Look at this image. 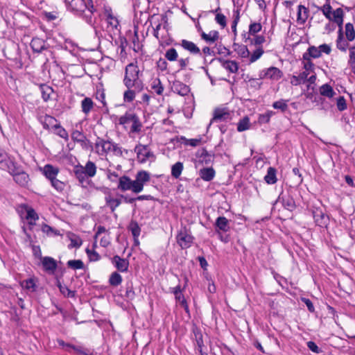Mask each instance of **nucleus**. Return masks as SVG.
Masks as SVG:
<instances>
[{
	"label": "nucleus",
	"instance_id": "37998d69",
	"mask_svg": "<svg viewBox=\"0 0 355 355\" xmlns=\"http://www.w3.org/2000/svg\"><path fill=\"white\" fill-rule=\"evenodd\" d=\"M122 277L117 272L111 274L109 278V284L112 286H118L122 282Z\"/></svg>",
	"mask_w": 355,
	"mask_h": 355
},
{
	"label": "nucleus",
	"instance_id": "4468645a",
	"mask_svg": "<svg viewBox=\"0 0 355 355\" xmlns=\"http://www.w3.org/2000/svg\"><path fill=\"white\" fill-rule=\"evenodd\" d=\"M281 202L283 207L290 211H293L296 208V204L293 198L288 193H284L283 191L279 194L275 204Z\"/></svg>",
	"mask_w": 355,
	"mask_h": 355
},
{
	"label": "nucleus",
	"instance_id": "c9c22d12",
	"mask_svg": "<svg viewBox=\"0 0 355 355\" xmlns=\"http://www.w3.org/2000/svg\"><path fill=\"white\" fill-rule=\"evenodd\" d=\"M31 46L34 52L40 53L44 49V41L40 38H33L31 42Z\"/></svg>",
	"mask_w": 355,
	"mask_h": 355
},
{
	"label": "nucleus",
	"instance_id": "09e8293b",
	"mask_svg": "<svg viewBox=\"0 0 355 355\" xmlns=\"http://www.w3.org/2000/svg\"><path fill=\"white\" fill-rule=\"evenodd\" d=\"M250 128V119L248 116L243 117L237 124V130L243 132Z\"/></svg>",
	"mask_w": 355,
	"mask_h": 355
},
{
	"label": "nucleus",
	"instance_id": "cd10ccee",
	"mask_svg": "<svg viewBox=\"0 0 355 355\" xmlns=\"http://www.w3.org/2000/svg\"><path fill=\"white\" fill-rule=\"evenodd\" d=\"M105 200L106 205L110 207L112 212H114L116 207H118L121 203V201L120 199L118 198H113L110 194L107 195L105 197Z\"/></svg>",
	"mask_w": 355,
	"mask_h": 355
},
{
	"label": "nucleus",
	"instance_id": "a19ab883",
	"mask_svg": "<svg viewBox=\"0 0 355 355\" xmlns=\"http://www.w3.org/2000/svg\"><path fill=\"white\" fill-rule=\"evenodd\" d=\"M183 164L180 162H176L175 164L172 166L171 168V175L178 179L181 175V173L183 170Z\"/></svg>",
	"mask_w": 355,
	"mask_h": 355
},
{
	"label": "nucleus",
	"instance_id": "f704fd0d",
	"mask_svg": "<svg viewBox=\"0 0 355 355\" xmlns=\"http://www.w3.org/2000/svg\"><path fill=\"white\" fill-rule=\"evenodd\" d=\"M320 10H321L323 15L329 20L334 21V13L336 11V9L331 12V6L329 3H326L323 6L318 8Z\"/></svg>",
	"mask_w": 355,
	"mask_h": 355
},
{
	"label": "nucleus",
	"instance_id": "49530a36",
	"mask_svg": "<svg viewBox=\"0 0 355 355\" xmlns=\"http://www.w3.org/2000/svg\"><path fill=\"white\" fill-rule=\"evenodd\" d=\"M67 266L73 270L84 269L85 268V264L80 259L69 260L67 261Z\"/></svg>",
	"mask_w": 355,
	"mask_h": 355
},
{
	"label": "nucleus",
	"instance_id": "e2e57ef3",
	"mask_svg": "<svg viewBox=\"0 0 355 355\" xmlns=\"http://www.w3.org/2000/svg\"><path fill=\"white\" fill-rule=\"evenodd\" d=\"M178 57V54L174 48L168 49L165 53V58L169 61H175Z\"/></svg>",
	"mask_w": 355,
	"mask_h": 355
},
{
	"label": "nucleus",
	"instance_id": "a878e982",
	"mask_svg": "<svg viewBox=\"0 0 355 355\" xmlns=\"http://www.w3.org/2000/svg\"><path fill=\"white\" fill-rule=\"evenodd\" d=\"M180 46L192 54H200V49L192 42L182 40Z\"/></svg>",
	"mask_w": 355,
	"mask_h": 355
},
{
	"label": "nucleus",
	"instance_id": "7ed1b4c3",
	"mask_svg": "<svg viewBox=\"0 0 355 355\" xmlns=\"http://www.w3.org/2000/svg\"><path fill=\"white\" fill-rule=\"evenodd\" d=\"M96 152L99 155H106L108 153H112L115 156L122 157L123 153L128 154V150H122L117 144L112 141L104 140L100 137H97L95 143Z\"/></svg>",
	"mask_w": 355,
	"mask_h": 355
},
{
	"label": "nucleus",
	"instance_id": "423d86ee",
	"mask_svg": "<svg viewBox=\"0 0 355 355\" xmlns=\"http://www.w3.org/2000/svg\"><path fill=\"white\" fill-rule=\"evenodd\" d=\"M334 22L337 24L338 30V37L336 41L337 48L341 51H345L348 46L347 42L343 38V15L344 12L342 8H338L334 13Z\"/></svg>",
	"mask_w": 355,
	"mask_h": 355
},
{
	"label": "nucleus",
	"instance_id": "dca6fc26",
	"mask_svg": "<svg viewBox=\"0 0 355 355\" xmlns=\"http://www.w3.org/2000/svg\"><path fill=\"white\" fill-rule=\"evenodd\" d=\"M134 180L127 175L119 178L117 189L121 191H132L135 193Z\"/></svg>",
	"mask_w": 355,
	"mask_h": 355
},
{
	"label": "nucleus",
	"instance_id": "1a4fd4ad",
	"mask_svg": "<svg viewBox=\"0 0 355 355\" xmlns=\"http://www.w3.org/2000/svg\"><path fill=\"white\" fill-rule=\"evenodd\" d=\"M232 112L227 107H216L213 112V117L209 123L207 128L211 124L219 122L229 121L232 120Z\"/></svg>",
	"mask_w": 355,
	"mask_h": 355
},
{
	"label": "nucleus",
	"instance_id": "603ef678",
	"mask_svg": "<svg viewBox=\"0 0 355 355\" xmlns=\"http://www.w3.org/2000/svg\"><path fill=\"white\" fill-rule=\"evenodd\" d=\"M288 100L280 99L279 101H275L272 103L274 109L280 110L282 112H285L288 110L287 102Z\"/></svg>",
	"mask_w": 355,
	"mask_h": 355
},
{
	"label": "nucleus",
	"instance_id": "39448f33",
	"mask_svg": "<svg viewBox=\"0 0 355 355\" xmlns=\"http://www.w3.org/2000/svg\"><path fill=\"white\" fill-rule=\"evenodd\" d=\"M60 168L51 164H46V179H47L52 187L57 191L62 192L65 187L64 183L58 178L60 173Z\"/></svg>",
	"mask_w": 355,
	"mask_h": 355
},
{
	"label": "nucleus",
	"instance_id": "e433bc0d",
	"mask_svg": "<svg viewBox=\"0 0 355 355\" xmlns=\"http://www.w3.org/2000/svg\"><path fill=\"white\" fill-rule=\"evenodd\" d=\"M94 107V103L90 98L86 97L81 102V108L84 114H88Z\"/></svg>",
	"mask_w": 355,
	"mask_h": 355
},
{
	"label": "nucleus",
	"instance_id": "f03ea898",
	"mask_svg": "<svg viewBox=\"0 0 355 355\" xmlns=\"http://www.w3.org/2000/svg\"><path fill=\"white\" fill-rule=\"evenodd\" d=\"M64 3L71 12L79 15H83L86 22L93 25L94 8L92 0H64Z\"/></svg>",
	"mask_w": 355,
	"mask_h": 355
},
{
	"label": "nucleus",
	"instance_id": "412c9836",
	"mask_svg": "<svg viewBox=\"0 0 355 355\" xmlns=\"http://www.w3.org/2000/svg\"><path fill=\"white\" fill-rule=\"evenodd\" d=\"M196 155L201 164L208 165L213 162V156L205 148L198 150Z\"/></svg>",
	"mask_w": 355,
	"mask_h": 355
},
{
	"label": "nucleus",
	"instance_id": "58836bf2",
	"mask_svg": "<svg viewBox=\"0 0 355 355\" xmlns=\"http://www.w3.org/2000/svg\"><path fill=\"white\" fill-rule=\"evenodd\" d=\"M201 37L206 42L214 43L218 39L219 35L217 31H210L208 34L202 32Z\"/></svg>",
	"mask_w": 355,
	"mask_h": 355
},
{
	"label": "nucleus",
	"instance_id": "a18cd8bd",
	"mask_svg": "<svg viewBox=\"0 0 355 355\" xmlns=\"http://www.w3.org/2000/svg\"><path fill=\"white\" fill-rule=\"evenodd\" d=\"M60 124V122L54 117L46 114V129L53 130Z\"/></svg>",
	"mask_w": 355,
	"mask_h": 355
},
{
	"label": "nucleus",
	"instance_id": "9b49d317",
	"mask_svg": "<svg viewBox=\"0 0 355 355\" xmlns=\"http://www.w3.org/2000/svg\"><path fill=\"white\" fill-rule=\"evenodd\" d=\"M8 173L13 177L15 182L21 187L27 185L29 181L28 175L24 172L17 164L11 168Z\"/></svg>",
	"mask_w": 355,
	"mask_h": 355
},
{
	"label": "nucleus",
	"instance_id": "2f4dec72",
	"mask_svg": "<svg viewBox=\"0 0 355 355\" xmlns=\"http://www.w3.org/2000/svg\"><path fill=\"white\" fill-rule=\"evenodd\" d=\"M177 141L183 143L185 146H191L193 147H196L198 146L202 140L201 137H199L198 139H187L184 136L178 137L176 139Z\"/></svg>",
	"mask_w": 355,
	"mask_h": 355
},
{
	"label": "nucleus",
	"instance_id": "4c0bfd02",
	"mask_svg": "<svg viewBox=\"0 0 355 355\" xmlns=\"http://www.w3.org/2000/svg\"><path fill=\"white\" fill-rule=\"evenodd\" d=\"M141 91V90H137V89L133 87H130V89H128L123 94V101L126 103L132 102L135 98V94Z\"/></svg>",
	"mask_w": 355,
	"mask_h": 355
},
{
	"label": "nucleus",
	"instance_id": "6ab92c4d",
	"mask_svg": "<svg viewBox=\"0 0 355 355\" xmlns=\"http://www.w3.org/2000/svg\"><path fill=\"white\" fill-rule=\"evenodd\" d=\"M305 70L299 75H293L291 78V83L293 85L297 86L306 83L307 76L311 73V68H304Z\"/></svg>",
	"mask_w": 355,
	"mask_h": 355
},
{
	"label": "nucleus",
	"instance_id": "f3484780",
	"mask_svg": "<svg viewBox=\"0 0 355 355\" xmlns=\"http://www.w3.org/2000/svg\"><path fill=\"white\" fill-rule=\"evenodd\" d=\"M16 163L3 150L0 149V168L3 170L10 171Z\"/></svg>",
	"mask_w": 355,
	"mask_h": 355
},
{
	"label": "nucleus",
	"instance_id": "c85d7f7f",
	"mask_svg": "<svg viewBox=\"0 0 355 355\" xmlns=\"http://www.w3.org/2000/svg\"><path fill=\"white\" fill-rule=\"evenodd\" d=\"M277 170L273 167H269L267 171V174L264 177V180L268 184H274L277 182V178L276 176Z\"/></svg>",
	"mask_w": 355,
	"mask_h": 355
},
{
	"label": "nucleus",
	"instance_id": "c03bdc74",
	"mask_svg": "<svg viewBox=\"0 0 355 355\" xmlns=\"http://www.w3.org/2000/svg\"><path fill=\"white\" fill-rule=\"evenodd\" d=\"M128 229L131 232L135 239H137L140 235L141 228L137 221L132 220L129 225Z\"/></svg>",
	"mask_w": 355,
	"mask_h": 355
},
{
	"label": "nucleus",
	"instance_id": "aec40b11",
	"mask_svg": "<svg viewBox=\"0 0 355 355\" xmlns=\"http://www.w3.org/2000/svg\"><path fill=\"white\" fill-rule=\"evenodd\" d=\"M227 72L230 73H236L235 76L232 77L234 81H238L239 79L242 78L244 81H250L251 80H254V78H250L248 75L245 76L243 73V68H225Z\"/></svg>",
	"mask_w": 355,
	"mask_h": 355
},
{
	"label": "nucleus",
	"instance_id": "13d9d810",
	"mask_svg": "<svg viewBox=\"0 0 355 355\" xmlns=\"http://www.w3.org/2000/svg\"><path fill=\"white\" fill-rule=\"evenodd\" d=\"M275 114L272 111H267L266 113L260 114L258 118L259 123H269L271 116Z\"/></svg>",
	"mask_w": 355,
	"mask_h": 355
},
{
	"label": "nucleus",
	"instance_id": "bb28decb",
	"mask_svg": "<svg viewBox=\"0 0 355 355\" xmlns=\"http://www.w3.org/2000/svg\"><path fill=\"white\" fill-rule=\"evenodd\" d=\"M216 172L211 167L203 168L199 171V175L200 178L207 182H209L215 177Z\"/></svg>",
	"mask_w": 355,
	"mask_h": 355
},
{
	"label": "nucleus",
	"instance_id": "473e14b6",
	"mask_svg": "<svg viewBox=\"0 0 355 355\" xmlns=\"http://www.w3.org/2000/svg\"><path fill=\"white\" fill-rule=\"evenodd\" d=\"M282 72L279 70V68H268L267 71L264 73V76L272 80H277L282 77Z\"/></svg>",
	"mask_w": 355,
	"mask_h": 355
},
{
	"label": "nucleus",
	"instance_id": "6e6d98bb",
	"mask_svg": "<svg viewBox=\"0 0 355 355\" xmlns=\"http://www.w3.org/2000/svg\"><path fill=\"white\" fill-rule=\"evenodd\" d=\"M54 134L58 135L66 141L69 139V135L67 130L60 125V123L55 128L51 130Z\"/></svg>",
	"mask_w": 355,
	"mask_h": 355
},
{
	"label": "nucleus",
	"instance_id": "f8f14e48",
	"mask_svg": "<svg viewBox=\"0 0 355 355\" xmlns=\"http://www.w3.org/2000/svg\"><path fill=\"white\" fill-rule=\"evenodd\" d=\"M150 173L146 171H139L137 172L134 180L135 193H139L144 189L145 183L150 181Z\"/></svg>",
	"mask_w": 355,
	"mask_h": 355
},
{
	"label": "nucleus",
	"instance_id": "5fc2aeb1",
	"mask_svg": "<svg viewBox=\"0 0 355 355\" xmlns=\"http://www.w3.org/2000/svg\"><path fill=\"white\" fill-rule=\"evenodd\" d=\"M71 243L69 245V248H79L83 243L82 239L80 238V236L71 234V236L69 237Z\"/></svg>",
	"mask_w": 355,
	"mask_h": 355
},
{
	"label": "nucleus",
	"instance_id": "4d7b16f0",
	"mask_svg": "<svg viewBox=\"0 0 355 355\" xmlns=\"http://www.w3.org/2000/svg\"><path fill=\"white\" fill-rule=\"evenodd\" d=\"M315 80H316V75L311 69V73L309 76H307L306 83L307 84L306 88H307L308 91L310 89H313V88H315Z\"/></svg>",
	"mask_w": 355,
	"mask_h": 355
},
{
	"label": "nucleus",
	"instance_id": "ea45409f",
	"mask_svg": "<svg viewBox=\"0 0 355 355\" xmlns=\"http://www.w3.org/2000/svg\"><path fill=\"white\" fill-rule=\"evenodd\" d=\"M320 95L328 98H332L336 94L333 88L328 84H324L320 87Z\"/></svg>",
	"mask_w": 355,
	"mask_h": 355
},
{
	"label": "nucleus",
	"instance_id": "7c9ffc66",
	"mask_svg": "<svg viewBox=\"0 0 355 355\" xmlns=\"http://www.w3.org/2000/svg\"><path fill=\"white\" fill-rule=\"evenodd\" d=\"M37 279L35 277H31L21 282V285L23 288L31 291H35L37 288Z\"/></svg>",
	"mask_w": 355,
	"mask_h": 355
},
{
	"label": "nucleus",
	"instance_id": "b1692460",
	"mask_svg": "<svg viewBox=\"0 0 355 355\" xmlns=\"http://www.w3.org/2000/svg\"><path fill=\"white\" fill-rule=\"evenodd\" d=\"M106 21L107 23V28L111 30H118L119 26V21L118 18L112 13L111 10H106Z\"/></svg>",
	"mask_w": 355,
	"mask_h": 355
},
{
	"label": "nucleus",
	"instance_id": "a211bd4d",
	"mask_svg": "<svg viewBox=\"0 0 355 355\" xmlns=\"http://www.w3.org/2000/svg\"><path fill=\"white\" fill-rule=\"evenodd\" d=\"M112 263L121 272H127L129 267V261L121 258L119 255H114L112 259Z\"/></svg>",
	"mask_w": 355,
	"mask_h": 355
},
{
	"label": "nucleus",
	"instance_id": "f257e3e1",
	"mask_svg": "<svg viewBox=\"0 0 355 355\" xmlns=\"http://www.w3.org/2000/svg\"><path fill=\"white\" fill-rule=\"evenodd\" d=\"M97 167L94 162L89 160L86 162L85 166L78 164L74 166L73 172L75 178L79 183V186L84 189L92 188L94 186L90 178L95 176Z\"/></svg>",
	"mask_w": 355,
	"mask_h": 355
},
{
	"label": "nucleus",
	"instance_id": "052dcab7",
	"mask_svg": "<svg viewBox=\"0 0 355 355\" xmlns=\"http://www.w3.org/2000/svg\"><path fill=\"white\" fill-rule=\"evenodd\" d=\"M126 291L125 297L128 300H132L135 298V293L133 290V286L132 283L126 284Z\"/></svg>",
	"mask_w": 355,
	"mask_h": 355
},
{
	"label": "nucleus",
	"instance_id": "338daca9",
	"mask_svg": "<svg viewBox=\"0 0 355 355\" xmlns=\"http://www.w3.org/2000/svg\"><path fill=\"white\" fill-rule=\"evenodd\" d=\"M215 21L222 28H224L227 26L226 17L222 13H217L216 15Z\"/></svg>",
	"mask_w": 355,
	"mask_h": 355
},
{
	"label": "nucleus",
	"instance_id": "5701e85b",
	"mask_svg": "<svg viewBox=\"0 0 355 355\" xmlns=\"http://www.w3.org/2000/svg\"><path fill=\"white\" fill-rule=\"evenodd\" d=\"M230 230V221L225 216H219L215 222V230L218 232L223 231L227 232Z\"/></svg>",
	"mask_w": 355,
	"mask_h": 355
},
{
	"label": "nucleus",
	"instance_id": "864d4df0",
	"mask_svg": "<svg viewBox=\"0 0 355 355\" xmlns=\"http://www.w3.org/2000/svg\"><path fill=\"white\" fill-rule=\"evenodd\" d=\"M345 35L349 41H352L355 38V31L352 24L347 23L345 24Z\"/></svg>",
	"mask_w": 355,
	"mask_h": 355
},
{
	"label": "nucleus",
	"instance_id": "4be33fe9",
	"mask_svg": "<svg viewBox=\"0 0 355 355\" xmlns=\"http://www.w3.org/2000/svg\"><path fill=\"white\" fill-rule=\"evenodd\" d=\"M171 89L174 93L182 96L187 95L190 92L189 86L180 81L173 82Z\"/></svg>",
	"mask_w": 355,
	"mask_h": 355
},
{
	"label": "nucleus",
	"instance_id": "0e129e2a",
	"mask_svg": "<svg viewBox=\"0 0 355 355\" xmlns=\"http://www.w3.org/2000/svg\"><path fill=\"white\" fill-rule=\"evenodd\" d=\"M262 26L260 23L254 22L249 26V34L254 35L261 31Z\"/></svg>",
	"mask_w": 355,
	"mask_h": 355
},
{
	"label": "nucleus",
	"instance_id": "3c124183",
	"mask_svg": "<svg viewBox=\"0 0 355 355\" xmlns=\"http://www.w3.org/2000/svg\"><path fill=\"white\" fill-rule=\"evenodd\" d=\"M305 96L311 102L319 103L321 100L320 96L315 91V88L309 91L307 90V92L305 93Z\"/></svg>",
	"mask_w": 355,
	"mask_h": 355
},
{
	"label": "nucleus",
	"instance_id": "69168bd1",
	"mask_svg": "<svg viewBox=\"0 0 355 355\" xmlns=\"http://www.w3.org/2000/svg\"><path fill=\"white\" fill-rule=\"evenodd\" d=\"M60 15L58 10L52 11H46V20L48 21H52L59 19Z\"/></svg>",
	"mask_w": 355,
	"mask_h": 355
},
{
	"label": "nucleus",
	"instance_id": "0eeeda50",
	"mask_svg": "<svg viewBox=\"0 0 355 355\" xmlns=\"http://www.w3.org/2000/svg\"><path fill=\"white\" fill-rule=\"evenodd\" d=\"M132 123L130 132L132 133H138L141 131L142 124L139 116L132 112H126L124 115L119 118V124L125 125Z\"/></svg>",
	"mask_w": 355,
	"mask_h": 355
},
{
	"label": "nucleus",
	"instance_id": "393cba45",
	"mask_svg": "<svg viewBox=\"0 0 355 355\" xmlns=\"http://www.w3.org/2000/svg\"><path fill=\"white\" fill-rule=\"evenodd\" d=\"M309 10L304 6H298L297 21L300 24H304L309 17Z\"/></svg>",
	"mask_w": 355,
	"mask_h": 355
},
{
	"label": "nucleus",
	"instance_id": "9d476101",
	"mask_svg": "<svg viewBox=\"0 0 355 355\" xmlns=\"http://www.w3.org/2000/svg\"><path fill=\"white\" fill-rule=\"evenodd\" d=\"M177 243L182 249H187L191 246L194 237L191 234L186 227L181 228L177 236Z\"/></svg>",
	"mask_w": 355,
	"mask_h": 355
},
{
	"label": "nucleus",
	"instance_id": "6e6552de",
	"mask_svg": "<svg viewBox=\"0 0 355 355\" xmlns=\"http://www.w3.org/2000/svg\"><path fill=\"white\" fill-rule=\"evenodd\" d=\"M19 215L22 220H27L30 230L35 225L36 220L39 219V216L35 209L27 205H21Z\"/></svg>",
	"mask_w": 355,
	"mask_h": 355
},
{
	"label": "nucleus",
	"instance_id": "680f3d73",
	"mask_svg": "<svg viewBox=\"0 0 355 355\" xmlns=\"http://www.w3.org/2000/svg\"><path fill=\"white\" fill-rule=\"evenodd\" d=\"M85 252L89 259L90 261H97L101 259V256L94 250H90L89 248H87L85 250Z\"/></svg>",
	"mask_w": 355,
	"mask_h": 355
},
{
	"label": "nucleus",
	"instance_id": "72a5a7b5",
	"mask_svg": "<svg viewBox=\"0 0 355 355\" xmlns=\"http://www.w3.org/2000/svg\"><path fill=\"white\" fill-rule=\"evenodd\" d=\"M321 56V54H320V50L318 49V47H315L314 46H310L308 50H307V52H306L304 55H303V58L304 60H309V58H318L319 57Z\"/></svg>",
	"mask_w": 355,
	"mask_h": 355
},
{
	"label": "nucleus",
	"instance_id": "774afa93",
	"mask_svg": "<svg viewBox=\"0 0 355 355\" xmlns=\"http://www.w3.org/2000/svg\"><path fill=\"white\" fill-rule=\"evenodd\" d=\"M85 137L83 132L77 130H73L71 133V139L74 142L83 141L82 139Z\"/></svg>",
	"mask_w": 355,
	"mask_h": 355
},
{
	"label": "nucleus",
	"instance_id": "8fccbe9b",
	"mask_svg": "<svg viewBox=\"0 0 355 355\" xmlns=\"http://www.w3.org/2000/svg\"><path fill=\"white\" fill-rule=\"evenodd\" d=\"M193 332L194 334L198 348H202L204 347V342L201 331L198 328L196 327L193 329Z\"/></svg>",
	"mask_w": 355,
	"mask_h": 355
},
{
	"label": "nucleus",
	"instance_id": "bf43d9fd",
	"mask_svg": "<svg viewBox=\"0 0 355 355\" xmlns=\"http://www.w3.org/2000/svg\"><path fill=\"white\" fill-rule=\"evenodd\" d=\"M64 3V0H47V1H46V6L49 8L58 10L59 8L62 7Z\"/></svg>",
	"mask_w": 355,
	"mask_h": 355
},
{
	"label": "nucleus",
	"instance_id": "79ce46f5",
	"mask_svg": "<svg viewBox=\"0 0 355 355\" xmlns=\"http://www.w3.org/2000/svg\"><path fill=\"white\" fill-rule=\"evenodd\" d=\"M32 252L34 257L39 260V263L42 265L44 269V257L42 256V252L39 245H32Z\"/></svg>",
	"mask_w": 355,
	"mask_h": 355
},
{
	"label": "nucleus",
	"instance_id": "ddd939ff",
	"mask_svg": "<svg viewBox=\"0 0 355 355\" xmlns=\"http://www.w3.org/2000/svg\"><path fill=\"white\" fill-rule=\"evenodd\" d=\"M312 215L315 224L321 227H327L329 222V216L320 207H314Z\"/></svg>",
	"mask_w": 355,
	"mask_h": 355
},
{
	"label": "nucleus",
	"instance_id": "de8ad7c7",
	"mask_svg": "<svg viewBox=\"0 0 355 355\" xmlns=\"http://www.w3.org/2000/svg\"><path fill=\"white\" fill-rule=\"evenodd\" d=\"M57 261L51 257H46V271L53 273L57 268Z\"/></svg>",
	"mask_w": 355,
	"mask_h": 355
},
{
	"label": "nucleus",
	"instance_id": "2eb2a0df",
	"mask_svg": "<svg viewBox=\"0 0 355 355\" xmlns=\"http://www.w3.org/2000/svg\"><path fill=\"white\" fill-rule=\"evenodd\" d=\"M135 152L137 153L138 161L141 163L146 162L150 157L153 155L146 145H137L135 148Z\"/></svg>",
	"mask_w": 355,
	"mask_h": 355
},
{
	"label": "nucleus",
	"instance_id": "20e7f679",
	"mask_svg": "<svg viewBox=\"0 0 355 355\" xmlns=\"http://www.w3.org/2000/svg\"><path fill=\"white\" fill-rule=\"evenodd\" d=\"M125 76L123 78V84L127 87H133L137 90H142L144 87L143 80L141 77L143 76V71L139 68H125Z\"/></svg>",
	"mask_w": 355,
	"mask_h": 355
},
{
	"label": "nucleus",
	"instance_id": "c756f323",
	"mask_svg": "<svg viewBox=\"0 0 355 355\" xmlns=\"http://www.w3.org/2000/svg\"><path fill=\"white\" fill-rule=\"evenodd\" d=\"M56 285L59 288L60 293L67 297H74L76 295V291L70 290L66 285L62 284L61 282L57 279Z\"/></svg>",
	"mask_w": 355,
	"mask_h": 355
}]
</instances>
